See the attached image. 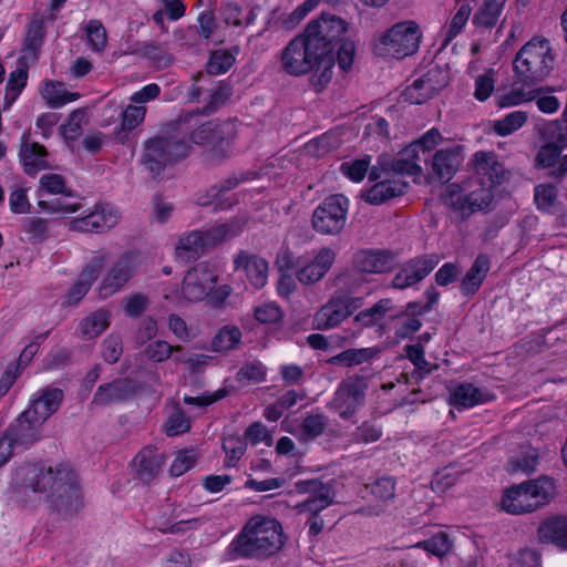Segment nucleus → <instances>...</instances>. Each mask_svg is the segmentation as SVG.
<instances>
[{"label":"nucleus","mask_w":567,"mask_h":567,"mask_svg":"<svg viewBox=\"0 0 567 567\" xmlns=\"http://www.w3.org/2000/svg\"><path fill=\"white\" fill-rule=\"evenodd\" d=\"M173 130V135L156 136L145 143L142 161L153 177L158 176L167 164L186 157L193 144L208 147L214 158L227 157L236 135L233 122L206 120L200 112L182 114Z\"/></svg>","instance_id":"obj_1"},{"label":"nucleus","mask_w":567,"mask_h":567,"mask_svg":"<svg viewBox=\"0 0 567 567\" xmlns=\"http://www.w3.org/2000/svg\"><path fill=\"white\" fill-rule=\"evenodd\" d=\"M11 489L17 501L27 502L34 495L65 515H73L82 507L76 475L64 464H22L13 472Z\"/></svg>","instance_id":"obj_2"},{"label":"nucleus","mask_w":567,"mask_h":567,"mask_svg":"<svg viewBox=\"0 0 567 567\" xmlns=\"http://www.w3.org/2000/svg\"><path fill=\"white\" fill-rule=\"evenodd\" d=\"M474 163L480 181L468 182L464 186L451 184L443 195L445 204L462 216L487 209L493 200V188L505 178L504 167L493 153H476Z\"/></svg>","instance_id":"obj_3"},{"label":"nucleus","mask_w":567,"mask_h":567,"mask_svg":"<svg viewBox=\"0 0 567 567\" xmlns=\"http://www.w3.org/2000/svg\"><path fill=\"white\" fill-rule=\"evenodd\" d=\"M286 543L281 523L270 516L256 515L248 519L229 544L235 558L262 560L278 554Z\"/></svg>","instance_id":"obj_4"},{"label":"nucleus","mask_w":567,"mask_h":567,"mask_svg":"<svg viewBox=\"0 0 567 567\" xmlns=\"http://www.w3.org/2000/svg\"><path fill=\"white\" fill-rule=\"evenodd\" d=\"M280 69L291 76H302L312 72L310 83L317 92H321L331 81L333 70L330 61L322 58L318 48L302 32L296 35L281 50L279 55Z\"/></svg>","instance_id":"obj_5"},{"label":"nucleus","mask_w":567,"mask_h":567,"mask_svg":"<svg viewBox=\"0 0 567 567\" xmlns=\"http://www.w3.org/2000/svg\"><path fill=\"white\" fill-rule=\"evenodd\" d=\"M556 485L553 478L540 476L505 489L501 507L508 514L532 513L548 504L554 497Z\"/></svg>","instance_id":"obj_6"},{"label":"nucleus","mask_w":567,"mask_h":567,"mask_svg":"<svg viewBox=\"0 0 567 567\" xmlns=\"http://www.w3.org/2000/svg\"><path fill=\"white\" fill-rule=\"evenodd\" d=\"M554 54L548 40L535 37L517 52L513 68L524 84L543 81L554 69Z\"/></svg>","instance_id":"obj_7"},{"label":"nucleus","mask_w":567,"mask_h":567,"mask_svg":"<svg viewBox=\"0 0 567 567\" xmlns=\"http://www.w3.org/2000/svg\"><path fill=\"white\" fill-rule=\"evenodd\" d=\"M421 40L422 31L419 25L414 21H403L382 33L374 50L382 56L403 59L419 50Z\"/></svg>","instance_id":"obj_8"},{"label":"nucleus","mask_w":567,"mask_h":567,"mask_svg":"<svg viewBox=\"0 0 567 567\" xmlns=\"http://www.w3.org/2000/svg\"><path fill=\"white\" fill-rule=\"evenodd\" d=\"M348 22L334 14L323 13L317 20L311 21L303 33L309 41L318 48L324 60H329V66L333 70V50L337 43L342 41L348 31Z\"/></svg>","instance_id":"obj_9"},{"label":"nucleus","mask_w":567,"mask_h":567,"mask_svg":"<svg viewBox=\"0 0 567 567\" xmlns=\"http://www.w3.org/2000/svg\"><path fill=\"white\" fill-rule=\"evenodd\" d=\"M349 200L340 194L331 195L313 210L311 224L322 235L339 234L347 221Z\"/></svg>","instance_id":"obj_10"},{"label":"nucleus","mask_w":567,"mask_h":567,"mask_svg":"<svg viewBox=\"0 0 567 567\" xmlns=\"http://www.w3.org/2000/svg\"><path fill=\"white\" fill-rule=\"evenodd\" d=\"M141 265V257L134 251L121 255L106 270L100 285L99 295L106 299L122 291L135 276Z\"/></svg>","instance_id":"obj_11"},{"label":"nucleus","mask_w":567,"mask_h":567,"mask_svg":"<svg viewBox=\"0 0 567 567\" xmlns=\"http://www.w3.org/2000/svg\"><path fill=\"white\" fill-rule=\"evenodd\" d=\"M361 305V298L337 291L315 313V326L318 330L333 329L348 319Z\"/></svg>","instance_id":"obj_12"},{"label":"nucleus","mask_w":567,"mask_h":567,"mask_svg":"<svg viewBox=\"0 0 567 567\" xmlns=\"http://www.w3.org/2000/svg\"><path fill=\"white\" fill-rule=\"evenodd\" d=\"M367 383L363 378L351 377L342 381L330 403V409L342 420H349L364 404Z\"/></svg>","instance_id":"obj_13"},{"label":"nucleus","mask_w":567,"mask_h":567,"mask_svg":"<svg viewBox=\"0 0 567 567\" xmlns=\"http://www.w3.org/2000/svg\"><path fill=\"white\" fill-rule=\"evenodd\" d=\"M217 282V274L206 264L193 267L184 277L182 293L189 302L203 300Z\"/></svg>","instance_id":"obj_14"},{"label":"nucleus","mask_w":567,"mask_h":567,"mask_svg":"<svg viewBox=\"0 0 567 567\" xmlns=\"http://www.w3.org/2000/svg\"><path fill=\"white\" fill-rule=\"evenodd\" d=\"M121 218L118 209L111 204L95 205L93 212L82 218L70 221V229L75 231L102 233L117 225Z\"/></svg>","instance_id":"obj_15"},{"label":"nucleus","mask_w":567,"mask_h":567,"mask_svg":"<svg viewBox=\"0 0 567 567\" xmlns=\"http://www.w3.org/2000/svg\"><path fill=\"white\" fill-rule=\"evenodd\" d=\"M388 175L385 168L372 167L369 173L370 181L377 182L370 189H368L362 197L364 200L372 205H380L393 197L400 196L404 193L406 184L399 178L383 177Z\"/></svg>","instance_id":"obj_16"},{"label":"nucleus","mask_w":567,"mask_h":567,"mask_svg":"<svg viewBox=\"0 0 567 567\" xmlns=\"http://www.w3.org/2000/svg\"><path fill=\"white\" fill-rule=\"evenodd\" d=\"M337 252L330 247L321 248L312 258L299 261L296 270L298 281L311 286L320 281L331 269L336 261Z\"/></svg>","instance_id":"obj_17"},{"label":"nucleus","mask_w":567,"mask_h":567,"mask_svg":"<svg viewBox=\"0 0 567 567\" xmlns=\"http://www.w3.org/2000/svg\"><path fill=\"white\" fill-rule=\"evenodd\" d=\"M165 456L153 446L143 447L132 461L134 478L143 484H151L161 474Z\"/></svg>","instance_id":"obj_18"},{"label":"nucleus","mask_w":567,"mask_h":567,"mask_svg":"<svg viewBox=\"0 0 567 567\" xmlns=\"http://www.w3.org/2000/svg\"><path fill=\"white\" fill-rule=\"evenodd\" d=\"M395 265V255L385 249H362L353 256V268L364 274L388 272Z\"/></svg>","instance_id":"obj_19"},{"label":"nucleus","mask_w":567,"mask_h":567,"mask_svg":"<svg viewBox=\"0 0 567 567\" xmlns=\"http://www.w3.org/2000/svg\"><path fill=\"white\" fill-rule=\"evenodd\" d=\"M109 258L110 254L106 250L95 252L90 262L82 270L78 281L68 292V303L75 305L87 293Z\"/></svg>","instance_id":"obj_20"},{"label":"nucleus","mask_w":567,"mask_h":567,"mask_svg":"<svg viewBox=\"0 0 567 567\" xmlns=\"http://www.w3.org/2000/svg\"><path fill=\"white\" fill-rule=\"evenodd\" d=\"M19 156L23 171L29 176H34L50 167L47 148L38 142L30 141L27 133L21 136Z\"/></svg>","instance_id":"obj_21"},{"label":"nucleus","mask_w":567,"mask_h":567,"mask_svg":"<svg viewBox=\"0 0 567 567\" xmlns=\"http://www.w3.org/2000/svg\"><path fill=\"white\" fill-rule=\"evenodd\" d=\"M296 488L299 493L313 494L311 497L298 505L300 513L309 512L312 515H317L332 502L330 488L324 486L318 480L299 481L296 483Z\"/></svg>","instance_id":"obj_22"},{"label":"nucleus","mask_w":567,"mask_h":567,"mask_svg":"<svg viewBox=\"0 0 567 567\" xmlns=\"http://www.w3.org/2000/svg\"><path fill=\"white\" fill-rule=\"evenodd\" d=\"M63 399V392L56 388H47L41 394L32 400L31 405L23 414L37 424L42 425L59 408Z\"/></svg>","instance_id":"obj_23"},{"label":"nucleus","mask_w":567,"mask_h":567,"mask_svg":"<svg viewBox=\"0 0 567 567\" xmlns=\"http://www.w3.org/2000/svg\"><path fill=\"white\" fill-rule=\"evenodd\" d=\"M425 154V135L404 147L391 163V171L398 174L414 175L422 171L421 157Z\"/></svg>","instance_id":"obj_24"},{"label":"nucleus","mask_w":567,"mask_h":567,"mask_svg":"<svg viewBox=\"0 0 567 567\" xmlns=\"http://www.w3.org/2000/svg\"><path fill=\"white\" fill-rule=\"evenodd\" d=\"M41 426L21 414L12 423L4 434L10 440L17 451H23L34 444L41 437Z\"/></svg>","instance_id":"obj_25"},{"label":"nucleus","mask_w":567,"mask_h":567,"mask_svg":"<svg viewBox=\"0 0 567 567\" xmlns=\"http://www.w3.org/2000/svg\"><path fill=\"white\" fill-rule=\"evenodd\" d=\"M493 396L484 389L472 383H460L450 389L449 402L452 406L463 410L491 401Z\"/></svg>","instance_id":"obj_26"},{"label":"nucleus","mask_w":567,"mask_h":567,"mask_svg":"<svg viewBox=\"0 0 567 567\" xmlns=\"http://www.w3.org/2000/svg\"><path fill=\"white\" fill-rule=\"evenodd\" d=\"M236 269H243L250 284L259 289L268 280V261L259 256L239 251L234 259Z\"/></svg>","instance_id":"obj_27"},{"label":"nucleus","mask_w":567,"mask_h":567,"mask_svg":"<svg viewBox=\"0 0 567 567\" xmlns=\"http://www.w3.org/2000/svg\"><path fill=\"white\" fill-rule=\"evenodd\" d=\"M539 542L567 550V515H551L538 526Z\"/></svg>","instance_id":"obj_28"},{"label":"nucleus","mask_w":567,"mask_h":567,"mask_svg":"<svg viewBox=\"0 0 567 567\" xmlns=\"http://www.w3.org/2000/svg\"><path fill=\"white\" fill-rule=\"evenodd\" d=\"M454 543L455 537L447 526L427 525V554L445 557L453 551Z\"/></svg>","instance_id":"obj_29"},{"label":"nucleus","mask_w":567,"mask_h":567,"mask_svg":"<svg viewBox=\"0 0 567 567\" xmlns=\"http://www.w3.org/2000/svg\"><path fill=\"white\" fill-rule=\"evenodd\" d=\"M463 161L462 147L456 145L440 150L433 159V169L441 179L449 181Z\"/></svg>","instance_id":"obj_30"},{"label":"nucleus","mask_w":567,"mask_h":567,"mask_svg":"<svg viewBox=\"0 0 567 567\" xmlns=\"http://www.w3.org/2000/svg\"><path fill=\"white\" fill-rule=\"evenodd\" d=\"M40 94L51 109L62 107L80 99L79 93L69 92L64 89L63 83L52 80H45L41 83Z\"/></svg>","instance_id":"obj_31"},{"label":"nucleus","mask_w":567,"mask_h":567,"mask_svg":"<svg viewBox=\"0 0 567 567\" xmlns=\"http://www.w3.org/2000/svg\"><path fill=\"white\" fill-rule=\"evenodd\" d=\"M425 313V305L420 302H411L406 306V310L399 318L395 334L399 338H409L419 331L423 324V316Z\"/></svg>","instance_id":"obj_32"},{"label":"nucleus","mask_w":567,"mask_h":567,"mask_svg":"<svg viewBox=\"0 0 567 567\" xmlns=\"http://www.w3.org/2000/svg\"><path fill=\"white\" fill-rule=\"evenodd\" d=\"M207 249L203 231L193 230L183 235L176 246V255L184 261L199 258Z\"/></svg>","instance_id":"obj_33"},{"label":"nucleus","mask_w":567,"mask_h":567,"mask_svg":"<svg viewBox=\"0 0 567 567\" xmlns=\"http://www.w3.org/2000/svg\"><path fill=\"white\" fill-rule=\"evenodd\" d=\"M236 177L227 178L217 185H214L207 195L198 196L197 203L202 206L215 204V209H226L234 205L235 200L228 197L224 198V194L234 189L238 185Z\"/></svg>","instance_id":"obj_34"},{"label":"nucleus","mask_w":567,"mask_h":567,"mask_svg":"<svg viewBox=\"0 0 567 567\" xmlns=\"http://www.w3.org/2000/svg\"><path fill=\"white\" fill-rule=\"evenodd\" d=\"M425 276V261L417 259L405 264L394 276L392 286L404 289L420 282Z\"/></svg>","instance_id":"obj_35"},{"label":"nucleus","mask_w":567,"mask_h":567,"mask_svg":"<svg viewBox=\"0 0 567 567\" xmlns=\"http://www.w3.org/2000/svg\"><path fill=\"white\" fill-rule=\"evenodd\" d=\"M110 326V313L99 309L80 322V332L83 339L91 340L99 337Z\"/></svg>","instance_id":"obj_36"},{"label":"nucleus","mask_w":567,"mask_h":567,"mask_svg":"<svg viewBox=\"0 0 567 567\" xmlns=\"http://www.w3.org/2000/svg\"><path fill=\"white\" fill-rule=\"evenodd\" d=\"M507 0H484L473 17V23L477 27H494L503 11Z\"/></svg>","instance_id":"obj_37"},{"label":"nucleus","mask_w":567,"mask_h":567,"mask_svg":"<svg viewBox=\"0 0 567 567\" xmlns=\"http://www.w3.org/2000/svg\"><path fill=\"white\" fill-rule=\"evenodd\" d=\"M489 270V259L478 256L462 281V289L465 293H474L484 281Z\"/></svg>","instance_id":"obj_38"},{"label":"nucleus","mask_w":567,"mask_h":567,"mask_svg":"<svg viewBox=\"0 0 567 567\" xmlns=\"http://www.w3.org/2000/svg\"><path fill=\"white\" fill-rule=\"evenodd\" d=\"M127 395L128 383L124 380H116L114 382L99 386L94 394L93 402L103 405L111 404L125 400Z\"/></svg>","instance_id":"obj_39"},{"label":"nucleus","mask_w":567,"mask_h":567,"mask_svg":"<svg viewBox=\"0 0 567 567\" xmlns=\"http://www.w3.org/2000/svg\"><path fill=\"white\" fill-rule=\"evenodd\" d=\"M543 141L544 143L539 146L535 156V165L538 168H550L554 171L559 163L564 148L551 140Z\"/></svg>","instance_id":"obj_40"},{"label":"nucleus","mask_w":567,"mask_h":567,"mask_svg":"<svg viewBox=\"0 0 567 567\" xmlns=\"http://www.w3.org/2000/svg\"><path fill=\"white\" fill-rule=\"evenodd\" d=\"M241 230V225L238 221L228 224H220L210 229L203 231L207 249H210L227 239L233 238Z\"/></svg>","instance_id":"obj_41"},{"label":"nucleus","mask_w":567,"mask_h":567,"mask_svg":"<svg viewBox=\"0 0 567 567\" xmlns=\"http://www.w3.org/2000/svg\"><path fill=\"white\" fill-rule=\"evenodd\" d=\"M328 425V417L323 413H310L300 424L299 437L308 441L322 435Z\"/></svg>","instance_id":"obj_42"},{"label":"nucleus","mask_w":567,"mask_h":567,"mask_svg":"<svg viewBox=\"0 0 567 567\" xmlns=\"http://www.w3.org/2000/svg\"><path fill=\"white\" fill-rule=\"evenodd\" d=\"M528 115L525 111H513L504 117L493 122V130L499 136H508L519 130L526 122Z\"/></svg>","instance_id":"obj_43"},{"label":"nucleus","mask_w":567,"mask_h":567,"mask_svg":"<svg viewBox=\"0 0 567 567\" xmlns=\"http://www.w3.org/2000/svg\"><path fill=\"white\" fill-rule=\"evenodd\" d=\"M241 340V331L235 326H225L212 340V349L216 352L233 350Z\"/></svg>","instance_id":"obj_44"},{"label":"nucleus","mask_w":567,"mask_h":567,"mask_svg":"<svg viewBox=\"0 0 567 567\" xmlns=\"http://www.w3.org/2000/svg\"><path fill=\"white\" fill-rule=\"evenodd\" d=\"M534 89L528 90L524 85L513 84L508 91L497 97L499 107H513L533 101Z\"/></svg>","instance_id":"obj_45"},{"label":"nucleus","mask_w":567,"mask_h":567,"mask_svg":"<svg viewBox=\"0 0 567 567\" xmlns=\"http://www.w3.org/2000/svg\"><path fill=\"white\" fill-rule=\"evenodd\" d=\"M390 309L391 301L389 299H382L372 307L360 311L354 317V321L363 327L373 326L380 322Z\"/></svg>","instance_id":"obj_46"},{"label":"nucleus","mask_w":567,"mask_h":567,"mask_svg":"<svg viewBox=\"0 0 567 567\" xmlns=\"http://www.w3.org/2000/svg\"><path fill=\"white\" fill-rule=\"evenodd\" d=\"M22 240L39 244L48 237V221L43 218H25L22 224Z\"/></svg>","instance_id":"obj_47"},{"label":"nucleus","mask_w":567,"mask_h":567,"mask_svg":"<svg viewBox=\"0 0 567 567\" xmlns=\"http://www.w3.org/2000/svg\"><path fill=\"white\" fill-rule=\"evenodd\" d=\"M235 61V53L230 50H216L209 56L206 71L210 75L224 74L234 65Z\"/></svg>","instance_id":"obj_48"},{"label":"nucleus","mask_w":567,"mask_h":567,"mask_svg":"<svg viewBox=\"0 0 567 567\" xmlns=\"http://www.w3.org/2000/svg\"><path fill=\"white\" fill-rule=\"evenodd\" d=\"M28 72L24 69H17L10 73L4 94V109H9L18 99L27 84Z\"/></svg>","instance_id":"obj_49"},{"label":"nucleus","mask_w":567,"mask_h":567,"mask_svg":"<svg viewBox=\"0 0 567 567\" xmlns=\"http://www.w3.org/2000/svg\"><path fill=\"white\" fill-rule=\"evenodd\" d=\"M87 123V113L83 109L74 110L68 117L64 124L61 125L60 131L65 140L73 141L78 138L84 125Z\"/></svg>","instance_id":"obj_50"},{"label":"nucleus","mask_w":567,"mask_h":567,"mask_svg":"<svg viewBox=\"0 0 567 567\" xmlns=\"http://www.w3.org/2000/svg\"><path fill=\"white\" fill-rule=\"evenodd\" d=\"M40 192H45L52 195L72 196V190L66 186L65 179L62 175L55 173H48L40 177L39 181Z\"/></svg>","instance_id":"obj_51"},{"label":"nucleus","mask_w":567,"mask_h":567,"mask_svg":"<svg viewBox=\"0 0 567 567\" xmlns=\"http://www.w3.org/2000/svg\"><path fill=\"white\" fill-rule=\"evenodd\" d=\"M373 355V350L370 348L362 349H348L332 357L329 362L333 364H343L346 367L358 365L367 362Z\"/></svg>","instance_id":"obj_52"},{"label":"nucleus","mask_w":567,"mask_h":567,"mask_svg":"<svg viewBox=\"0 0 567 567\" xmlns=\"http://www.w3.org/2000/svg\"><path fill=\"white\" fill-rule=\"evenodd\" d=\"M558 198V189L553 184H539L534 190V200L539 210L550 212L556 205Z\"/></svg>","instance_id":"obj_53"},{"label":"nucleus","mask_w":567,"mask_h":567,"mask_svg":"<svg viewBox=\"0 0 567 567\" xmlns=\"http://www.w3.org/2000/svg\"><path fill=\"white\" fill-rule=\"evenodd\" d=\"M553 93V87L534 89L533 101H535L539 112L554 114L559 110L560 102Z\"/></svg>","instance_id":"obj_54"},{"label":"nucleus","mask_w":567,"mask_h":567,"mask_svg":"<svg viewBox=\"0 0 567 567\" xmlns=\"http://www.w3.org/2000/svg\"><path fill=\"white\" fill-rule=\"evenodd\" d=\"M181 346H171L164 340L150 342L144 349V355L153 362L159 363L171 358L174 352H179Z\"/></svg>","instance_id":"obj_55"},{"label":"nucleus","mask_w":567,"mask_h":567,"mask_svg":"<svg viewBox=\"0 0 567 567\" xmlns=\"http://www.w3.org/2000/svg\"><path fill=\"white\" fill-rule=\"evenodd\" d=\"M539 136L542 140L554 141L561 148H567V120L548 122L539 130Z\"/></svg>","instance_id":"obj_56"},{"label":"nucleus","mask_w":567,"mask_h":567,"mask_svg":"<svg viewBox=\"0 0 567 567\" xmlns=\"http://www.w3.org/2000/svg\"><path fill=\"white\" fill-rule=\"evenodd\" d=\"M223 449L225 451V466L233 467L237 464L246 451L245 442L236 435H229L224 439Z\"/></svg>","instance_id":"obj_57"},{"label":"nucleus","mask_w":567,"mask_h":567,"mask_svg":"<svg viewBox=\"0 0 567 567\" xmlns=\"http://www.w3.org/2000/svg\"><path fill=\"white\" fill-rule=\"evenodd\" d=\"M371 164V156L367 155L352 162H344L340 165V171L352 182H361Z\"/></svg>","instance_id":"obj_58"},{"label":"nucleus","mask_w":567,"mask_h":567,"mask_svg":"<svg viewBox=\"0 0 567 567\" xmlns=\"http://www.w3.org/2000/svg\"><path fill=\"white\" fill-rule=\"evenodd\" d=\"M458 481V471L455 466H446L437 471L432 480V489L443 494Z\"/></svg>","instance_id":"obj_59"},{"label":"nucleus","mask_w":567,"mask_h":567,"mask_svg":"<svg viewBox=\"0 0 567 567\" xmlns=\"http://www.w3.org/2000/svg\"><path fill=\"white\" fill-rule=\"evenodd\" d=\"M85 30L90 48L95 52H102L107 44V34L103 24L99 20H91Z\"/></svg>","instance_id":"obj_60"},{"label":"nucleus","mask_w":567,"mask_h":567,"mask_svg":"<svg viewBox=\"0 0 567 567\" xmlns=\"http://www.w3.org/2000/svg\"><path fill=\"white\" fill-rule=\"evenodd\" d=\"M233 95V87L229 83L220 82L214 89H212L208 101L206 104V110L208 112H214L218 110L220 106L226 104V102Z\"/></svg>","instance_id":"obj_61"},{"label":"nucleus","mask_w":567,"mask_h":567,"mask_svg":"<svg viewBox=\"0 0 567 567\" xmlns=\"http://www.w3.org/2000/svg\"><path fill=\"white\" fill-rule=\"evenodd\" d=\"M196 32L204 40L217 37L218 24L213 11L206 10L199 13L197 18Z\"/></svg>","instance_id":"obj_62"},{"label":"nucleus","mask_w":567,"mask_h":567,"mask_svg":"<svg viewBox=\"0 0 567 567\" xmlns=\"http://www.w3.org/2000/svg\"><path fill=\"white\" fill-rule=\"evenodd\" d=\"M146 107L144 105H128L122 113L121 127L124 132H130L137 127L145 117Z\"/></svg>","instance_id":"obj_63"},{"label":"nucleus","mask_w":567,"mask_h":567,"mask_svg":"<svg viewBox=\"0 0 567 567\" xmlns=\"http://www.w3.org/2000/svg\"><path fill=\"white\" fill-rule=\"evenodd\" d=\"M123 353L122 339L117 334L107 336L102 343V358L107 363H115L120 360Z\"/></svg>","instance_id":"obj_64"}]
</instances>
